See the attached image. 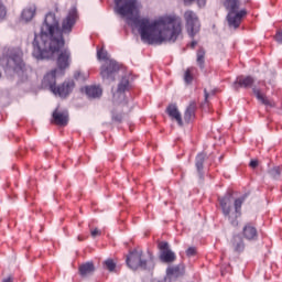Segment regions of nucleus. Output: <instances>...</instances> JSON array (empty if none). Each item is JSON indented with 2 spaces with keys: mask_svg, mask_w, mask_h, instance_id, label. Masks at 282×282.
I'll list each match as a JSON object with an SVG mask.
<instances>
[{
  "mask_svg": "<svg viewBox=\"0 0 282 282\" xmlns=\"http://www.w3.org/2000/svg\"><path fill=\"white\" fill-rule=\"evenodd\" d=\"M0 65L7 72H23L25 63H23V52L19 48H13L10 51L9 55L2 56L0 58Z\"/></svg>",
  "mask_w": 282,
  "mask_h": 282,
  "instance_id": "obj_6",
  "label": "nucleus"
},
{
  "mask_svg": "<svg viewBox=\"0 0 282 282\" xmlns=\"http://www.w3.org/2000/svg\"><path fill=\"white\" fill-rule=\"evenodd\" d=\"M2 282H12V278H6V279H3V281Z\"/></svg>",
  "mask_w": 282,
  "mask_h": 282,
  "instance_id": "obj_39",
  "label": "nucleus"
},
{
  "mask_svg": "<svg viewBox=\"0 0 282 282\" xmlns=\"http://www.w3.org/2000/svg\"><path fill=\"white\" fill-rule=\"evenodd\" d=\"M196 0H183V3L185 6H193V3H195Z\"/></svg>",
  "mask_w": 282,
  "mask_h": 282,
  "instance_id": "obj_37",
  "label": "nucleus"
},
{
  "mask_svg": "<svg viewBox=\"0 0 282 282\" xmlns=\"http://www.w3.org/2000/svg\"><path fill=\"white\" fill-rule=\"evenodd\" d=\"M166 113L172 118V120H176L177 124L180 127L184 126V122L182 121V113H180V110L177 109V105L171 104L166 108Z\"/></svg>",
  "mask_w": 282,
  "mask_h": 282,
  "instance_id": "obj_17",
  "label": "nucleus"
},
{
  "mask_svg": "<svg viewBox=\"0 0 282 282\" xmlns=\"http://www.w3.org/2000/svg\"><path fill=\"white\" fill-rule=\"evenodd\" d=\"M167 274L177 275L180 274V265L169 267L166 270Z\"/></svg>",
  "mask_w": 282,
  "mask_h": 282,
  "instance_id": "obj_29",
  "label": "nucleus"
},
{
  "mask_svg": "<svg viewBox=\"0 0 282 282\" xmlns=\"http://www.w3.org/2000/svg\"><path fill=\"white\" fill-rule=\"evenodd\" d=\"M241 0H225L224 8L227 10V22L229 28H234L237 30L239 25H241V21H243V17L248 14V10L241 9Z\"/></svg>",
  "mask_w": 282,
  "mask_h": 282,
  "instance_id": "obj_4",
  "label": "nucleus"
},
{
  "mask_svg": "<svg viewBox=\"0 0 282 282\" xmlns=\"http://www.w3.org/2000/svg\"><path fill=\"white\" fill-rule=\"evenodd\" d=\"M249 165L251 166V169H257L259 166V161L252 160Z\"/></svg>",
  "mask_w": 282,
  "mask_h": 282,
  "instance_id": "obj_34",
  "label": "nucleus"
},
{
  "mask_svg": "<svg viewBox=\"0 0 282 282\" xmlns=\"http://www.w3.org/2000/svg\"><path fill=\"white\" fill-rule=\"evenodd\" d=\"M96 270V267H94V262H86L84 264L79 265V274L82 276H87Z\"/></svg>",
  "mask_w": 282,
  "mask_h": 282,
  "instance_id": "obj_22",
  "label": "nucleus"
},
{
  "mask_svg": "<svg viewBox=\"0 0 282 282\" xmlns=\"http://www.w3.org/2000/svg\"><path fill=\"white\" fill-rule=\"evenodd\" d=\"M184 20L186 23L187 33L189 34L191 39H195V35L202 28L197 13H195V11L187 10L184 13Z\"/></svg>",
  "mask_w": 282,
  "mask_h": 282,
  "instance_id": "obj_7",
  "label": "nucleus"
},
{
  "mask_svg": "<svg viewBox=\"0 0 282 282\" xmlns=\"http://www.w3.org/2000/svg\"><path fill=\"white\" fill-rule=\"evenodd\" d=\"M197 58H196V63L198 65V67L200 69H204V65L206 63V50H204V47H200L198 51H197V54H196Z\"/></svg>",
  "mask_w": 282,
  "mask_h": 282,
  "instance_id": "obj_24",
  "label": "nucleus"
},
{
  "mask_svg": "<svg viewBox=\"0 0 282 282\" xmlns=\"http://www.w3.org/2000/svg\"><path fill=\"white\" fill-rule=\"evenodd\" d=\"M52 122L53 124H57V127H67V123L69 122V112L67 110H58L56 108L52 113Z\"/></svg>",
  "mask_w": 282,
  "mask_h": 282,
  "instance_id": "obj_12",
  "label": "nucleus"
},
{
  "mask_svg": "<svg viewBox=\"0 0 282 282\" xmlns=\"http://www.w3.org/2000/svg\"><path fill=\"white\" fill-rule=\"evenodd\" d=\"M56 76H61L58 74V69L54 68L52 69L50 73H47L43 80H42V85L45 88H50V90L52 91V94L55 91L56 89Z\"/></svg>",
  "mask_w": 282,
  "mask_h": 282,
  "instance_id": "obj_13",
  "label": "nucleus"
},
{
  "mask_svg": "<svg viewBox=\"0 0 282 282\" xmlns=\"http://www.w3.org/2000/svg\"><path fill=\"white\" fill-rule=\"evenodd\" d=\"M196 46H197V41H192L191 43L192 50H195Z\"/></svg>",
  "mask_w": 282,
  "mask_h": 282,
  "instance_id": "obj_38",
  "label": "nucleus"
},
{
  "mask_svg": "<svg viewBox=\"0 0 282 282\" xmlns=\"http://www.w3.org/2000/svg\"><path fill=\"white\" fill-rule=\"evenodd\" d=\"M160 250L159 259L162 261V263H173L175 259H177V256H175V252L171 250V247L169 246V242L161 241L158 245Z\"/></svg>",
  "mask_w": 282,
  "mask_h": 282,
  "instance_id": "obj_9",
  "label": "nucleus"
},
{
  "mask_svg": "<svg viewBox=\"0 0 282 282\" xmlns=\"http://www.w3.org/2000/svg\"><path fill=\"white\" fill-rule=\"evenodd\" d=\"M85 91H86V96H88V98H100V96H102L101 87L86 86Z\"/></svg>",
  "mask_w": 282,
  "mask_h": 282,
  "instance_id": "obj_20",
  "label": "nucleus"
},
{
  "mask_svg": "<svg viewBox=\"0 0 282 282\" xmlns=\"http://www.w3.org/2000/svg\"><path fill=\"white\" fill-rule=\"evenodd\" d=\"M97 58L99 61H105L100 68V76L104 80H109L113 83L116 80V74L120 72V64L115 59H109L107 51L99 50L97 52Z\"/></svg>",
  "mask_w": 282,
  "mask_h": 282,
  "instance_id": "obj_5",
  "label": "nucleus"
},
{
  "mask_svg": "<svg viewBox=\"0 0 282 282\" xmlns=\"http://www.w3.org/2000/svg\"><path fill=\"white\" fill-rule=\"evenodd\" d=\"M0 78H1V72H0Z\"/></svg>",
  "mask_w": 282,
  "mask_h": 282,
  "instance_id": "obj_43",
  "label": "nucleus"
},
{
  "mask_svg": "<svg viewBox=\"0 0 282 282\" xmlns=\"http://www.w3.org/2000/svg\"><path fill=\"white\" fill-rule=\"evenodd\" d=\"M269 175L273 177V180H279L281 177V167L279 166L272 167L269 171Z\"/></svg>",
  "mask_w": 282,
  "mask_h": 282,
  "instance_id": "obj_26",
  "label": "nucleus"
},
{
  "mask_svg": "<svg viewBox=\"0 0 282 282\" xmlns=\"http://www.w3.org/2000/svg\"><path fill=\"white\" fill-rule=\"evenodd\" d=\"M74 87H76V83H74L73 79H68L59 86H56L55 90H53V94L55 96H59V98H67V96L74 91Z\"/></svg>",
  "mask_w": 282,
  "mask_h": 282,
  "instance_id": "obj_11",
  "label": "nucleus"
},
{
  "mask_svg": "<svg viewBox=\"0 0 282 282\" xmlns=\"http://www.w3.org/2000/svg\"><path fill=\"white\" fill-rule=\"evenodd\" d=\"M126 263L131 270H147V260H142V251L133 250L128 256Z\"/></svg>",
  "mask_w": 282,
  "mask_h": 282,
  "instance_id": "obj_8",
  "label": "nucleus"
},
{
  "mask_svg": "<svg viewBox=\"0 0 282 282\" xmlns=\"http://www.w3.org/2000/svg\"><path fill=\"white\" fill-rule=\"evenodd\" d=\"M275 41H278V43H282V31L276 33Z\"/></svg>",
  "mask_w": 282,
  "mask_h": 282,
  "instance_id": "obj_35",
  "label": "nucleus"
},
{
  "mask_svg": "<svg viewBox=\"0 0 282 282\" xmlns=\"http://www.w3.org/2000/svg\"><path fill=\"white\" fill-rule=\"evenodd\" d=\"M254 85V78L252 76H238L232 84V87L236 91H239V88L248 89Z\"/></svg>",
  "mask_w": 282,
  "mask_h": 282,
  "instance_id": "obj_14",
  "label": "nucleus"
},
{
  "mask_svg": "<svg viewBox=\"0 0 282 282\" xmlns=\"http://www.w3.org/2000/svg\"><path fill=\"white\" fill-rule=\"evenodd\" d=\"M185 252L186 257H195V254H197V248L189 247Z\"/></svg>",
  "mask_w": 282,
  "mask_h": 282,
  "instance_id": "obj_30",
  "label": "nucleus"
},
{
  "mask_svg": "<svg viewBox=\"0 0 282 282\" xmlns=\"http://www.w3.org/2000/svg\"><path fill=\"white\" fill-rule=\"evenodd\" d=\"M252 91H253L256 98L260 102H262V105H265V107H274V102H272L268 98H265V96H263V94H261V89L253 86Z\"/></svg>",
  "mask_w": 282,
  "mask_h": 282,
  "instance_id": "obj_21",
  "label": "nucleus"
},
{
  "mask_svg": "<svg viewBox=\"0 0 282 282\" xmlns=\"http://www.w3.org/2000/svg\"><path fill=\"white\" fill-rule=\"evenodd\" d=\"M34 14H36V7H30L22 11V21H25L26 23L29 21H32L34 19Z\"/></svg>",
  "mask_w": 282,
  "mask_h": 282,
  "instance_id": "obj_23",
  "label": "nucleus"
},
{
  "mask_svg": "<svg viewBox=\"0 0 282 282\" xmlns=\"http://www.w3.org/2000/svg\"><path fill=\"white\" fill-rule=\"evenodd\" d=\"M243 202H246V197L237 198L234 202L235 209L232 210V194H230V192L225 194L224 197L219 198L223 214L225 217H227L231 226H239V221L237 219L241 217V206H243Z\"/></svg>",
  "mask_w": 282,
  "mask_h": 282,
  "instance_id": "obj_3",
  "label": "nucleus"
},
{
  "mask_svg": "<svg viewBox=\"0 0 282 282\" xmlns=\"http://www.w3.org/2000/svg\"><path fill=\"white\" fill-rule=\"evenodd\" d=\"M230 246L234 252H236L237 254H241V252L246 250V242L243 241V237H241L240 235L232 236L230 240Z\"/></svg>",
  "mask_w": 282,
  "mask_h": 282,
  "instance_id": "obj_15",
  "label": "nucleus"
},
{
  "mask_svg": "<svg viewBox=\"0 0 282 282\" xmlns=\"http://www.w3.org/2000/svg\"><path fill=\"white\" fill-rule=\"evenodd\" d=\"M184 80L186 85H191V83H193V68H187L185 70Z\"/></svg>",
  "mask_w": 282,
  "mask_h": 282,
  "instance_id": "obj_28",
  "label": "nucleus"
},
{
  "mask_svg": "<svg viewBox=\"0 0 282 282\" xmlns=\"http://www.w3.org/2000/svg\"><path fill=\"white\" fill-rule=\"evenodd\" d=\"M150 259H151V261H153V254L152 253H150Z\"/></svg>",
  "mask_w": 282,
  "mask_h": 282,
  "instance_id": "obj_42",
  "label": "nucleus"
},
{
  "mask_svg": "<svg viewBox=\"0 0 282 282\" xmlns=\"http://www.w3.org/2000/svg\"><path fill=\"white\" fill-rule=\"evenodd\" d=\"M127 89H129V79L127 78H122L118 85V94H124V91H127Z\"/></svg>",
  "mask_w": 282,
  "mask_h": 282,
  "instance_id": "obj_25",
  "label": "nucleus"
},
{
  "mask_svg": "<svg viewBox=\"0 0 282 282\" xmlns=\"http://www.w3.org/2000/svg\"><path fill=\"white\" fill-rule=\"evenodd\" d=\"M77 239H78V241H83V237H80V236H78Z\"/></svg>",
  "mask_w": 282,
  "mask_h": 282,
  "instance_id": "obj_41",
  "label": "nucleus"
},
{
  "mask_svg": "<svg viewBox=\"0 0 282 282\" xmlns=\"http://www.w3.org/2000/svg\"><path fill=\"white\" fill-rule=\"evenodd\" d=\"M242 235L247 241H257V239H259V232L257 231V228L252 226V224L245 225Z\"/></svg>",
  "mask_w": 282,
  "mask_h": 282,
  "instance_id": "obj_16",
  "label": "nucleus"
},
{
  "mask_svg": "<svg viewBox=\"0 0 282 282\" xmlns=\"http://www.w3.org/2000/svg\"><path fill=\"white\" fill-rule=\"evenodd\" d=\"M104 268L109 272H115L116 270V262L112 259H108L104 262Z\"/></svg>",
  "mask_w": 282,
  "mask_h": 282,
  "instance_id": "obj_27",
  "label": "nucleus"
},
{
  "mask_svg": "<svg viewBox=\"0 0 282 282\" xmlns=\"http://www.w3.org/2000/svg\"><path fill=\"white\" fill-rule=\"evenodd\" d=\"M77 19L78 11L74 8L68 11V14L62 20L61 24L56 19V14L47 13L40 34L34 33L32 41L34 58L37 61L54 58V54H58L65 47V36L72 34Z\"/></svg>",
  "mask_w": 282,
  "mask_h": 282,
  "instance_id": "obj_2",
  "label": "nucleus"
},
{
  "mask_svg": "<svg viewBox=\"0 0 282 282\" xmlns=\"http://www.w3.org/2000/svg\"><path fill=\"white\" fill-rule=\"evenodd\" d=\"M6 14H7L6 7H3V4L0 2V21L6 19Z\"/></svg>",
  "mask_w": 282,
  "mask_h": 282,
  "instance_id": "obj_31",
  "label": "nucleus"
},
{
  "mask_svg": "<svg viewBox=\"0 0 282 282\" xmlns=\"http://www.w3.org/2000/svg\"><path fill=\"white\" fill-rule=\"evenodd\" d=\"M204 91H205V100H208L209 94H208V91L206 89Z\"/></svg>",
  "mask_w": 282,
  "mask_h": 282,
  "instance_id": "obj_40",
  "label": "nucleus"
},
{
  "mask_svg": "<svg viewBox=\"0 0 282 282\" xmlns=\"http://www.w3.org/2000/svg\"><path fill=\"white\" fill-rule=\"evenodd\" d=\"M115 12L130 28L138 30L141 41L149 45H162V43H175L182 34V22L174 17H165L151 22L149 18L140 17V2L138 0H113Z\"/></svg>",
  "mask_w": 282,
  "mask_h": 282,
  "instance_id": "obj_1",
  "label": "nucleus"
},
{
  "mask_svg": "<svg viewBox=\"0 0 282 282\" xmlns=\"http://www.w3.org/2000/svg\"><path fill=\"white\" fill-rule=\"evenodd\" d=\"M196 110H197V104L195 101H191V104L188 105L184 113L185 122H192V120H195Z\"/></svg>",
  "mask_w": 282,
  "mask_h": 282,
  "instance_id": "obj_19",
  "label": "nucleus"
},
{
  "mask_svg": "<svg viewBox=\"0 0 282 282\" xmlns=\"http://www.w3.org/2000/svg\"><path fill=\"white\" fill-rule=\"evenodd\" d=\"M112 120L115 122H122V115H112Z\"/></svg>",
  "mask_w": 282,
  "mask_h": 282,
  "instance_id": "obj_33",
  "label": "nucleus"
},
{
  "mask_svg": "<svg viewBox=\"0 0 282 282\" xmlns=\"http://www.w3.org/2000/svg\"><path fill=\"white\" fill-rule=\"evenodd\" d=\"M90 235L91 237L96 238V237H100L102 232L98 228H95L94 230L90 231Z\"/></svg>",
  "mask_w": 282,
  "mask_h": 282,
  "instance_id": "obj_32",
  "label": "nucleus"
},
{
  "mask_svg": "<svg viewBox=\"0 0 282 282\" xmlns=\"http://www.w3.org/2000/svg\"><path fill=\"white\" fill-rule=\"evenodd\" d=\"M196 3L198 8H204V6H206V0H196Z\"/></svg>",
  "mask_w": 282,
  "mask_h": 282,
  "instance_id": "obj_36",
  "label": "nucleus"
},
{
  "mask_svg": "<svg viewBox=\"0 0 282 282\" xmlns=\"http://www.w3.org/2000/svg\"><path fill=\"white\" fill-rule=\"evenodd\" d=\"M57 72L61 76L65 75V69H68L69 65H72V53L67 50L62 51L56 61Z\"/></svg>",
  "mask_w": 282,
  "mask_h": 282,
  "instance_id": "obj_10",
  "label": "nucleus"
},
{
  "mask_svg": "<svg viewBox=\"0 0 282 282\" xmlns=\"http://www.w3.org/2000/svg\"><path fill=\"white\" fill-rule=\"evenodd\" d=\"M204 162H206V153L200 152L195 159V166L199 180H204Z\"/></svg>",
  "mask_w": 282,
  "mask_h": 282,
  "instance_id": "obj_18",
  "label": "nucleus"
}]
</instances>
